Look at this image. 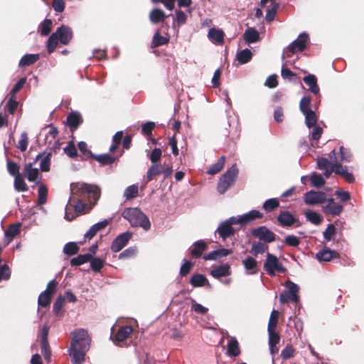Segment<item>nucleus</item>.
I'll return each mask as SVG.
<instances>
[{
    "label": "nucleus",
    "mask_w": 364,
    "mask_h": 364,
    "mask_svg": "<svg viewBox=\"0 0 364 364\" xmlns=\"http://www.w3.org/2000/svg\"><path fill=\"white\" fill-rule=\"evenodd\" d=\"M69 204L77 213H83L87 205L91 210L100 197V188L94 185L85 183H73L70 184Z\"/></svg>",
    "instance_id": "1"
},
{
    "label": "nucleus",
    "mask_w": 364,
    "mask_h": 364,
    "mask_svg": "<svg viewBox=\"0 0 364 364\" xmlns=\"http://www.w3.org/2000/svg\"><path fill=\"white\" fill-rule=\"evenodd\" d=\"M71 341L69 355L73 364H82L86 353L89 350L91 338L87 330L77 328L70 333Z\"/></svg>",
    "instance_id": "2"
},
{
    "label": "nucleus",
    "mask_w": 364,
    "mask_h": 364,
    "mask_svg": "<svg viewBox=\"0 0 364 364\" xmlns=\"http://www.w3.org/2000/svg\"><path fill=\"white\" fill-rule=\"evenodd\" d=\"M73 37L72 29L65 25L58 27L56 31L53 33L47 42V50L49 54L54 52L58 42L63 45H68Z\"/></svg>",
    "instance_id": "3"
},
{
    "label": "nucleus",
    "mask_w": 364,
    "mask_h": 364,
    "mask_svg": "<svg viewBox=\"0 0 364 364\" xmlns=\"http://www.w3.org/2000/svg\"><path fill=\"white\" fill-rule=\"evenodd\" d=\"M122 217L127 220L133 227H141L145 230H149L151 228L149 218L138 208H125L122 212Z\"/></svg>",
    "instance_id": "4"
},
{
    "label": "nucleus",
    "mask_w": 364,
    "mask_h": 364,
    "mask_svg": "<svg viewBox=\"0 0 364 364\" xmlns=\"http://www.w3.org/2000/svg\"><path fill=\"white\" fill-rule=\"evenodd\" d=\"M238 174L236 164H233L220 178L217 183V191L224 194L230 187L234 185Z\"/></svg>",
    "instance_id": "5"
},
{
    "label": "nucleus",
    "mask_w": 364,
    "mask_h": 364,
    "mask_svg": "<svg viewBox=\"0 0 364 364\" xmlns=\"http://www.w3.org/2000/svg\"><path fill=\"white\" fill-rule=\"evenodd\" d=\"M58 282L55 279L50 281L46 289L42 291L38 298V304L41 307H48L51 303L52 297L57 291Z\"/></svg>",
    "instance_id": "6"
},
{
    "label": "nucleus",
    "mask_w": 364,
    "mask_h": 364,
    "mask_svg": "<svg viewBox=\"0 0 364 364\" xmlns=\"http://www.w3.org/2000/svg\"><path fill=\"white\" fill-rule=\"evenodd\" d=\"M264 269L270 276H274L275 272L284 273L287 269L279 261L278 258L270 253H267L266 260L264 263Z\"/></svg>",
    "instance_id": "7"
},
{
    "label": "nucleus",
    "mask_w": 364,
    "mask_h": 364,
    "mask_svg": "<svg viewBox=\"0 0 364 364\" xmlns=\"http://www.w3.org/2000/svg\"><path fill=\"white\" fill-rule=\"evenodd\" d=\"M286 287L288 289V291L282 292L279 296V301L282 304H287L289 301L298 302L299 300V297L298 295L299 292V287L297 284L294 282L288 280L286 282Z\"/></svg>",
    "instance_id": "8"
},
{
    "label": "nucleus",
    "mask_w": 364,
    "mask_h": 364,
    "mask_svg": "<svg viewBox=\"0 0 364 364\" xmlns=\"http://www.w3.org/2000/svg\"><path fill=\"white\" fill-rule=\"evenodd\" d=\"M252 237L258 239L264 243H271L275 241L276 235L266 226H259L250 231Z\"/></svg>",
    "instance_id": "9"
},
{
    "label": "nucleus",
    "mask_w": 364,
    "mask_h": 364,
    "mask_svg": "<svg viewBox=\"0 0 364 364\" xmlns=\"http://www.w3.org/2000/svg\"><path fill=\"white\" fill-rule=\"evenodd\" d=\"M309 38L308 34L303 33H301L297 39L293 41L287 48V58L291 57L296 51L301 52L306 49V43L309 41Z\"/></svg>",
    "instance_id": "10"
},
{
    "label": "nucleus",
    "mask_w": 364,
    "mask_h": 364,
    "mask_svg": "<svg viewBox=\"0 0 364 364\" xmlns=\"http://www.w3.org/2000/svg\"><path fill=\"white\" fill-rule=\"evenodd\" d=\"M323 213L326 215L338 216L343 211V205L336 202L333 198H326L322 207Z\"/></svg>",
    "instance_id": "11"
},
{
    "label": "nucleus",
    "mask_w": 364,
    "mask_h": 364,
    "mask_svg": "<svg viewBox=\"0 0 364 364\" xmlns=\"http://www.w3.org/2000/svg\"><path fill=\"white\" fill-rule=\"evenodd\" d=\"M132 236V234L129 232H126L118 235L111 245V250L113 252H119L121 251L127 245Z\"/></svg>",
    "instance_id": "12"
},
{
    "label": "nucleus",
    "mask_w": 364,
    "mask_h": 364,
    "mask_svg": "<svg viewBox=\"0 0 364 364\" xmlns=\"http://www.w3.org/2000/svg\"><path fill=\"white\" fill-rule=\"evenodd\" d=\"M326 199V193L321 191H310L304 195V201L307 205L324 203Z\"/></svg>",
    "instance_id": "13"
},
{
    "label": "nucleus",
    "mask_w": 364,
    "mask_h": 364,
    "mask_svg": "<svg viewBox=\"0 0 364 364\" xmlns=\"http://www.w3.org/2000/svg\"><path fill=\"white\" fill-rule=\"evenodd\" d=\"M23 174L28 181L36 182L38 185L41 183L42 176L37 168H33V163H28L24 166Z\"/></svg>",
    "instance_id": "14"
},
{
    "label": "nucleus",
    "mask_w": 364,
    "mask_h": 364,
    "mask_svg": "<svg viewBox=\"0 0 364 364\" xmlns=\"http://www.w3.org/2000/svg\"><path fill=\"white\" fill-rule=\"evenodd\" d=\"M316 257L319 262H330L333 259H338L340 255L338 252L324 247L317 252Z\"/></svg>",
    "instance_id": "15"
},
{
    "label": "nucleus",
    "mask_w": 364,
    "mask_h": 364,
    "mask_svg": "<svg viewBox=\"0 0 364 364\" xmlns=\"http://www.w3.org/2000/svg\"><path fill=\"white\" fill-rule=\"evenodd\" d=\"M133 333V328L131 326H124L119 327V328L117 331V332L114 334L112 338H113V341L119 345V343L125 341L127 338L129 337V336Z\"/></svg>",
    "instance_id": "16"
},
{
    "label": "nucleus",
    "mask_w": 364,
    "mask_h": 364,
    "mask_svg": "<svg viewBox=\"0 0 364 364\" xmlns=\"http://www.w3.org/2000/svg\"><path fill=\"white\" fill-rule=\"evenodd\" d=\"M335 173L341 176L348 183H353L355 181V177L352 173L348 172L346 166H343L341 163L336 160H333Z\"/></svg>",
    "instance_id": "17"
},
{
    "label": "nucleus",
    "mask_w": 364,
    "mask_h": 364,
    "mask_svg": "<svg viewBox=\"0 0 364 364\" xmlns=\"http://www.w3.org/2000/svg\"><path fill=\"white\" fill-rule=\"evenodd\" d=\"M48 327L46 326H44L42 328L41 332V353L44 358L47 360L50 359V346L48 340Z\"/></svg>",
    "instance_id": "18"
},
{
    "label": "nucleus",
    "mask_w": 364,
    "mask_h": 364,
    "mask_svg": "<svg viewBox=\"0 0 364 364\" xmlns=\"http://www.w3.org/2000/svg\"><path fill=\"white\" fill-rule=\"evenodd\" d=\"M277 221L279 224L282 227H290L296 223L298 219L295 218L289 211L285 210L282 211L278 215Z\"/></svg>",
    "instance_id": "19"
},
{
    "label": "nucleus",
    "mask_w": 364,
    "mask_h": 364,
    "mask_svg": "<svg viewBox=\"0 0 364 364\" xmlns=\"http://www.w3.org/2000/svg\"><path fill=\"white\" fill-rule=\"evenodd\" d=\"M317 167L318 169L323 171V175L328 178L333 172H335L333 163L330 162L326 158H318L317 159Z\"/></svg>",
    "instance_id": "20"
},
{
    "label": "nucleus",
    "mask_w": 364,
    "mask_h": 364,
    "mask_svg": "<svg viewBox=\"0 0 364 364\" xmlns=\"http://www.w3.org/2000/svg\"><path fill=\"white\" fill-rule=\"evenodd\" d=\"M208 244L203 240H198L190 248V255L193 258H200L203 253L207 250Z\"/></svg>",
    "instance_id": "21"
},
{
    "label": "nucleus",
    "mask_w": 364,
    "mask_h": 364,
    "mask_svg": "<svg viewBox=\"0 0 364 364\" xmlns=\"http://www.w3.org/2000/svg\"><path fill=\"white\" fill-rule=\"evenodd\" d=\"M83 122V119L80 113L73 112L70 113L66 118V123L71 132L75 131Z\"/></svg>",
    "instance_id": "22"
},
{
    "label": "nucleus",
    "mask_w": 364,
    "mask_h": 364,
    "mask_svg": "<svg viewBox=\"0 0 364 364\" xmlns=\"http://www.w3.org/2000/svg\"><path fill=\"white\" fill-rule=\"evenodd\" d=\"M108 224L109 221L107 220H104L93 225L92 226H91L89 230L85 234V240H90L96 235V234L99 231L104 230L108 225Z\"/></svg>",
    "instance_id": "23"
},
{
    "label": "nucleus",
    "mask_w": 364,
    "mask_h": 364,
    "mask_svg": "<svg viewBox=\"0 0 364 364\" xmlns=\"http://www.w3.org/2000/svg\"><path fill=\"white\" fill-rule=\"evenodd\" d=\"M216 232L220 237L225 240L235 234V229L230 225V223L225 221L219 225Z\"/></svg>",
    "instance_id": "24"
},
{
    "label": "nucleus",
    "mask_w": 364,
    "mask_h": 364,
    "mask_svg": "<svg viewBox=\"0 0 364 364\" xmlns=\"http://www.w3.org/2000/svg\"><path fill=\"white\" fill-rule=\"evenodd\" d=\"M303 80L312 93L316 95H319L320 89L317 83V78L314 75L308 74L303 78Z\"/></svg>",
    "instance_id": "25"
},
{
    "label": "nucleus",
    "mask_w": 364,
    "mask_h": 364,
    "mask_svg": "<svg viewBox=\"0 0 364 364\" xmlns=\"http://www.w3.org/2000/svg\"><path fill=\"white\" fill-rule=\"evenodd\" d=\"M208 36L215 44L222 45L224 43L225 33L221 29L211 28L208 31Z\"/></svg>",
    "instance_id": "26"
},
{
    "label": "nucleus",
    "mask_w": 364,
    "mask_h": 364,
    "mask_svg": "<svg viewBox=\"0 0 364 364\" xmlns=\"http://www.w3.org/2000/svg\"><path fill=\"white\" fill-rule=\"evenodd\" d=\"M210 275L215 279L231 274V268L228 264H222L210 271Z\"/></svg>",
    "instance_id": "27"
},
{
    "label": "nucleus",
    "mask_w": 364,
    "mask_h": 364,
    "mask_svg": "<svg viewBox=\"0 0 364 364\" xmlns=\"http://www.w3.org/2000/svg\"><path fill=\"white\" fill-rule=\"evenodd\" d=\"M119 156L115 157L109 154H103L100 155L94 154L92 159L100 164L101 166L112 165L118 160Z\"/></svg>",
    "instance_id": "28"
},
{
    "label": "nucleus",
    "mask_w": 364,
    "mask_h": 364,
    "mask_svg": "<svg viewBox=\"0 0 364 364\" xmlns=\"http://www.w3.org/2000/svg\"><path fill=\"white\" fill-rule=\"evenodd\" d=\"M162 173V165L161 164H153L148 169L146 176V183L151 181L154 177Z\"/></svg>",
    "instance_id": "29"
},
{
    "label": "nucleus",
    "mask_w": 364,
    "mask_h": 364,
    "mask_svg": "<svg viewBox=\"0 0 364 364\" xmlns=\"http://www.w3.org/2000/svg\"><path fill=\"white\" fill-rule=\"evenodd\" d=\"M167 17L164 11L160 9H154L149 13V20L154 24L164 21Z\"/></svg>",
    "instance_id": "30"
},
{
    "label": "nucleus",
    "mask_w": 364,
    "mask_h": 364,
    "mask_svg": "<svg viewBox=\"0 0 364 364\" xmlns=\"http://www.w3.org/2000/svg\"><path fill=\"white\" fill-rule=\"evenodd\" d=\"M242 264L248 274H255L257 273V261L252 257H247L242 261Z\"/></svg>",
    "instance_id": "31"
},
{
    "label": "nucleus",
    "mask_w": 364,
    "mask_h": 364,
    "mask_svg": "<svg viewBox=\"0 0 364 364\" xmlns=\"http://www.w3.org/2000/svg\"><path fill=\"white\" fill-rule=\"evenodd\" d=\"M240 353L237 340L235 338H232L228 344L227 354L230 357H237Z\"/></svg>",
    "instance_id": "32"
},
{
    "label": "nucleus",
    "mask_w": 364,
    "mask_h": 364,
    "mask_svg": "<svg viewBox=\"0 0 364 364\" xmlns=\"http://www.w3.org/2000/svg\"><path fill=\"white\" fill-rule=\"evenodd\" d=\"M243 38L247 43L257 42L259 38V33L255 28H248L243 34Z\"/></svg>",
    "instance_id": "33"
},
{
    "label": "nucleus",
    "mask_w": 364,
    "mask_h": 364,
    "mask_svg": "<svg viewBox=\"0 0 364 364\" xmlns=\"http://www.w3.org/2000/svg\"><path fill=\"white\" fill-rule=\"evenodd\" d=\"M169 42L168 36H163L161 35L159 31H156L154 34L151 47L152 48H156L163 45H166Z\"/></svg>",
    "instance_id": "34"
},
{
    "label": "nucleus",
    "mask_w": 364,
    "mask_h": 364,
    "mask_svg": "<svg viewBox=\"0 0 364 364\" xmlns=\"http://www.w3.org/2000/svg\"><path fill=\"white\" fill-rule=\"evenodd\" d=\"M225 159V156L220 157L216 163L210 166L206 173L209 175H215L221 171L224 168Z\"/></svg>",
    "instance_id": "35"
},
{
    "label": "nucleus",
    "mask_w": 364,
    "mask_h": 364,
    "mask_svg": "<svg viewBox=\"0 0 364 364\" xmlns=\"http://www.w3.org/2000/svg\"><path fill=\"white\" fill-rule=\"evenodd\" d=\"M39 59L38 54H26L24 55L20 60L18 66L21 68L27 67L34 64Z\"/></svg>",
    "instance_id": "36"
},
{
    "label": "nucleus",
    "mask_w": 364,
    "mask_h": 364,
    "mask_svg": "<svg viewBox=\"0 0 364 364\" xmlns=\"http://www.w3.org/2000/svg\"><path fill=\"white\" fill-rule=\"evenodd\" d=\"M263 217V213L257 210H252L250 212L241 215V220L244 222L245 224H247L250 222H252L256 219H260Z\"/></svg>",
    "instance_id": "37"
},
{
    "label": "nucleus",
    "mask_w": 364,
    "mask_h": 364,
    "mask_svg": "<svg viewBox=\"0 0 364 364\" xmlns=\"http://www.w3.org/2000/svg\"><path fill=\"white\" fill-rule=\"evenodd\" d=\"M190 283L193 287H199L209 284L207 278L203 274H193L190 279Z\"/></svg>",
    "instance_id": "38"
},
{
    "label": "nucleus",
    "mask_w": 364,
    "mask_h": 364,
    "mask_svg": "<svg viewBox=\"0 0 364 364\" xmlns=\"http://www.w3.org/2000/svg\"><path fill=\"white\" fill-rule=\"evenodd\" d=\"M269 249V246L267 243L258 241L254 242L252 245L250 253L255 256L258 255L259 254H263Z\"/></svg>",
    "instance_id": "39"
},
{
    "label": "nucleus",
    "mask_w": 364,
    "mask_h": 364,
    "mask_svg": "<svg viewBox=\"0 0 364 364\" xmlns=\"http://www.w3.org/2000/svg\"><path fill=\"white\" fill-rule=\"evenodd\" d=\"M19 233L20 224L10 225L8 229L5 231V237L8 240L7 244H9Z\"/></svg>",
    "instance_id": "40"
},
{
    "label": "nucleus",
    "mask_w": 364,
    "mask_h": 364,
    "mask_svg": "<svg viewBox=\"0 0 364 364\" xmlns=\"http://www.w3.org/2000/svg\"><path fill=\"white\" fill-rule=\"evenodd\" d=\"M92 254L79 255L77 257L70 259V265L73 267L80 266L91 260Z\"/></svg>",
    "instance_id": "41"
},
{
    "label": "nucleus",
    "mask_w": 364,
    "mask_h": 364,
    "mask_svg": "<svg viewBox=\"0 0 364 364\" xmlns=\"http://www.w3.org/2000/svg\"><path fill=\"white\" fill-rule=\"evenodd\" d=\"M51 19L46 18L38 26V31L43 36H48L52 30Z\"/></svg>",
    "instance_id": "42"
},
{
    "label": "nucleus",
    "mask_w": 364,
    "mask_h": 364,
    "mask_svg": "<svg viewBox=\"0 0 364 364\" xmlns=\"http://www.w3.org/2000/svg\"><path fill=\"white\" fill-rule=\"evenodd\" d=\"M48 188L44 184H41L38 189V204L43 205L47 201Z\"/></svg>",
    "instance_id": "43"
},
{
    "label": "nucleus",
    "mask_w": 364,
    "mask_h": 364,
    "mask_svg": "<svg viewBox=\"0 0 364 364\" xmlns=\"http://www.w3.org/2000/svg\"><path fill=\"white\" fill-rule=\"evenodd\" d=\"M14 188L18 192H25L28 190V187L21 174L15 176Z\"/></svg>",
    "instance_id": "44"
},
{
    "label": "nucleus",
    "mask_w": 364,
    "mask_h": 364,
    "mask_svg": "<svg viewBox=\"0 0 364 364\" xmlns=\"http://www.w3.org/2000/svg\"><path fill=\"white\" fill-rule=\"evenodd\" d=\"M80 151L82 154V160H87L93 157L94 154L87 148V145L85 141H80L77 144Z\"/></svg>",
    "instance_id": "45"
},
{
    "label": "nucleus",
    "mask_w": 364,
    "mask_h": 364,
    "mask_svg": "<svg viewBox=\"0 0 364 364\" xmlns=\"http://www.w3.org/2000/svg\"><path fill=\"white\" fill-rule=\"evenodd\" d=\"M303 114L305 116V123L309 128L316 125L318 118L314 110H310Z\"/></svg>",
    "instance_id": "46"
},
{
    "label": "nucleus",
    "mask_w": 364,
    "mask_h": 364,
    "mask_svg": "<svg viewBox=\"0 0 364 364\" xmlns=\"http://www.w3.org/2000/svg\"><path fill=\"white\" fill-rule=\"evenodd\" d=\"M305 215L306 219L314 225H319L323 221V217L315 211L309 210Z\"/></svg>",
    "instance_id": "47"
},
{
    "label": "nucleus",
    "mask_w": 364,
    "mask_h": 364,
    "mask_svg": "<svg viewBox=\"0 0 364 364\" xmlns=\"http://www.w3.org/2000/svg\"><path fill=\"white\" fill-rule=\"evenodd\" d=\"M252 53L247 48H245V49L240 51L237 55V58L238 61L242 64L248 63L252 59Z\"/></svg>",
    "instance_id": "48"
},
{
    "label": "nucleus",
    "mask_w": 364,
    "mask_h": 364,
    "mask_svg": "<svg viewBox=\"0 0 364 364\" xmlns=\"http://www.w3.org/2000/svg\"><path fill=\"white\" fill-rule=\"evenodd\" d=\"M311 99L309 96L303 97L299 102V109L302 114H304L310 110H312L311 107Z\"/></svg>",
    "instance_id": "49"
},
{
    "label": "nucleus",
    "mask_w": 364,
    "mask_h": 364,
    "mask_svg": "<svg viewBox=\"0 0 364 364\" xmlns=\"http://www.w3.org/2000/svg\"><path fill=\"white\" fill-rule=\"evenodd\" d=\"M65 301V296L59 295L53 304V311L57 316L62 314V309Z\"/></svg>",
    "instance_id": "50"
},
{
    "label": "nucleus",
    "mask_w": 364,
    "mask_h": 364,
    "mask_svg": "<svg viewBox=\"0 0 364 364\" xmlns=\"http://www.w3.org/2000/svg\"><path fill=\"white\" fill-rule=\"evenodd\" d=\"M79 250L80 247L75 242H68L63 247L64 253L69 256L76 255Z\"/></svg>",
    "instance_id": "51"
},
{
    "label": "nucleus",
    "mask_w": 364,
    "mask_h": 364,
    "mask_svg": "<svg viewBox=\"0 0 364 364\" xmlns=\"http://www.w3.org/2000/svg\"><path fill=\"white\" fill-rule=\"evenodd\" d=\"M139 194V188L137 185H132L128 186L124 193V196L126 199L129 200L136 198Z\"/></svg>",
    "instance_id": "52"
},
{
    "label": "nucleus",
    "mask_w": 364,
    "mask_h": 364,
    "mask_svg": "<svg viewBox=\"0 0 364 364\" xmlns=\"http://www.w3.org/2000/svg\"><path fill=\"white\" fill-rule=\"evenodd\" d=\"M279 206V202L277 198L268 199L263 203L262 208L267 212H272Z\"/></svg>",
    "instance_id": "53"
},
{
    "label": "nucleus",
    "mask_w": 364,
    "mask_h": 364,
    "mask_svg": "<svg viewBox=\"0 0 364 364\" xmlns=\"http://www.w3.org/2000/svg\"><path fill=\"white\" fill-rule=\"evenodd\" d=\"M52 157V153L50 151L46 154L44 158L40 163V168L41 171L48 172L50 171V161Z\"/></svg>",
    "instance_id": "54"
},
{
    "label": "nucleus",
    "mask_w": 364,
    "mask_h": 364,
    "mask_svg": "<svg viewBox=\"0 0 364 364\" xmlns=\"http://www.w3.org/2000/svg\"><path fill=\"white\" fill-rule=\"evenodd\" d=\"M310 180L311 184L316 188H321L326 183L323 176L321 174L316 173H314L311 176Z\"/></svg>",
    "instance_id": "55"
},
{
    "label": "nucleus",
    "mask_w": 364,
    "mask_h": 364,
    "mask_svg": "<svg viewBox=\"0 0 364 364\" xmlns=\"http://www.w3.org/2000/svg\"><path fill=\"white\" fill-rule=\"evenodd\" d=\"M194 265V263L184 259V262L182 264L180 268L179 274L181 277H186L187 274L190 273Z\"/></svg>",
    "instance_id": "56"
},
{
    "label": "nucleus",
    "mask_w": 364,
    "mask_h": 364,
    "mask_svg": "<svg viewBox=\"0 0 364 364\" xmlns=\"http://www.w3.org/2000/svg\"><path fill=\"white\" fill-rule=\"evenodd\" d=\"M90 262V267L94 272H99L104 267V261L99 257H92Z\"/></svg>",
    "instance_id": "57"
},
{
    "label": "nucleus",
    "mask_w": 364,
    "mask_h": 364,
    "mask_svg": "<svg viewBox=\"0 0 364 364\" xmlns=\"http://www.w3.org/2000/svg\"><path fill=\"white\" fill-rule=\"evenodd\" d=\"M279 318V312L277 310H273L271 313L270 318L268 323V330L275 329L277 326Z\"/></svg>",
    "instance_id": "58"
},
{
    "label": "nucleus",
    "mask_w": 364,
    "mask_h": 364,
    "mask_svg": "<svg viewBox=\"0 0 364 364\" xmlns=\"http://www.w3.org/2000/svg\"><path fill=\"white\" fill-rule=\"evenodd\" d=\"M64 152L70 158H75L78 156L77 149L73 141H70L64 149Z\"/></svg>",
    "instance_id": "59"
},
{
    "label": "nucleus",
    "mask_w": 364,
    "mask_h": 364,
    "mask_svg": "<svg viewBox=\"0 0 364 364\" xmlns=\"http://www.w3.org/2000/svg\"><path fill=\"white\" fill-rule=\"evenodd\" d=\"M19 166L14 161L9 160L7 161V170L8 172L13 176L20 175Z\"/></svg>",
    "instance_id": "60"
},
{
    "label": "nucleus",
    "mask_w": 364,
    "mask_h": 364,
    "mask_svg": "<svg viewBox=\"0 0 364 364\" xmlns=\"http://www.w3.org/2000/svg\"><path fill=\"white\" fill-rule=\"evenodd\" d=\"M279 5L278 3H273L272 7L267 11L266 21L267 22L272 21L276 16L277 11L279 9Z\"/></svg>",
    "instance_id": "61"
},
{
    "label": "nucleus",
    "mask_w": 364,
    "mask_h": 364,
    "mask_svg": "<svg viewBox=\"0 0 364 364\" xmlns=\"http://www.w3.org/2000/svg\"><path fill=\"white\" fill-rule=\"evenodd\" d=\"M336 228L333 224H328L323 232V237L327 241H331L336 233Z\"/></svg>",
    "instance_id": "62"
},
{
    "label": "nucleus",
    "mask_w": 364,
    "mask_h": 364,
    "mask_svg": "<svg viewBox=\"0 0 364 364\" xmlns=\"http://www.w3.org/2000/svg\"><path fill=\"white\" fill-rule=\"evenodd\" d=\"M18 105V102L16 100L15 97L11 96L6 105L8 112L11 114H14L17 109Z\"/></svg>",
    "instance_id": "63"
},
{
    "label": "nucleus",
    "mask_w": 364,
    "mask_h": 364,
    "mask_svg": "<svg viewBox=\"0 0 364 364\" xmlns=\"http://www.w3.org/2000/svg\"><path fill=\"white\" fill-rule=\"evenodd\" d=\"M284 243L290 247H298L300 244V240L294 235H289L284 239Z\"/></svg>",
    "instance_id": "64"
}]
</instances>
